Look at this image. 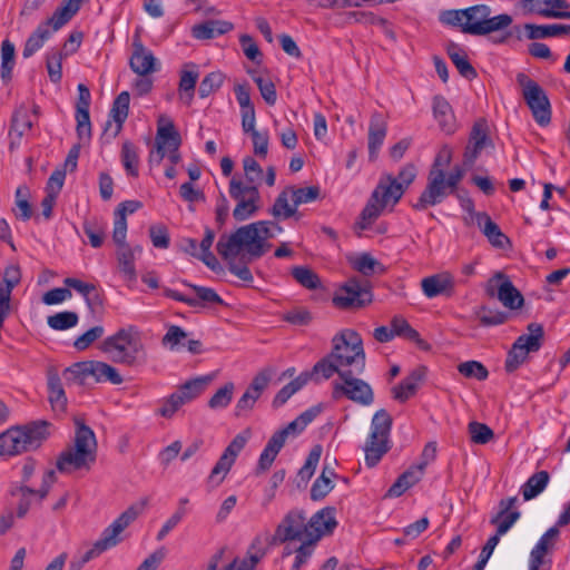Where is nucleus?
I'll use <instances>...</instances> for the list:
<instances>
[{
  "instance_id": "obj_1",
  "label": "nucleus",
  "mask_w": 570,
  "mask_h": 570,
  "mask_svg": "<svg viewBox=\"0 0 570 570\" xmlns=\"http://www.w3.org/2000/svg\"><path fill=\"white\" fill-rule=\"evenodd\" d=\"M268 238H273V235L267 228V223L255 222L238 227L229 235H222L216 249L227 262L232 274L244 282H253L250 269L246 265L237 264L236 258L240 253H244L248 261L261 258L271 248V244L266 243Z\"/></svg>"
},
{
  "instance_id": "obj_2",
  "label": "nucleus",
  "mask_w": 570,
  "mask_h": 570,
  "mask_svg": "<svg viewBox=\"0 0 570 570\" xmlns=\"http://www.w3.org/2000/svg\"><path fill=\"white\" fill-rule=\"evenodd\" d=\"M415 177L416 168L413 164L403 166L396 177L391 174L382 176L361 212L356 227L368 229L389 204L394 206L399 203Z\"/></svg>"
},
{
  "instance_id": "obj_3",
  "label": "nucleus",
  "mask_w": 570,
  "mask_h": 570,
  "mask_svg": "<svg viewBox=\"0 0 570 570\" xmlns=\"http://www.w3.org/2000/svg\"><path fill=\"white\" fill-rule=\"evenodd\" d=\"M490 14L491 9L487 4H476L466 8L463 32L473 36H488L502 32L499 36H491L490 40L494 45L508 42L512 36V31L507 30V28L512 24V17L508 13H501L494 17H490Z\"/></svg>"
},
{
  "instance_id": "obj_4",
  "label": "nucleus",
  "mask_w": 570,
  "mask_h": 570,
  "mask_svg": "<svg viewBox=\"0 0 570 570\" xmlns=\"http://www.w3.org/2000/svg\"><path fill=\"white\" fill-rule=\"evenodd\" d=\"M97 441L94 431L83 422L76 420V434L73 445L60 453L57 469L61 473L76 470H89L96 461Z\"/></svg>"
},
{
  "instance_id": "obj_5",
  "label": "nucleus",
  "mask_w": 570,
  "mask_h": 570,
  "mask_svg": "<svg viewBox=\"0 0 570 570\" xmlns=\"http://www.w3.org/2000/svg\"><path fill=\"white\" fill-rule=\"evenodd\" d=\"M50 426L47 421H35L8 429L0 434V455L12 456L37 450L49 438Z\"/></svg>"
},
{
  "instance_id": "obj_6",
  "label": "nucleus",
  "mask_w": 570,
  "mask_h": 570,
  "mask_svg": "<svg viewBox=\"0 0 570 570\" xmlns=\"http://www.w3.org/2000/svg\"><path fill=\"white\" fill-rule=\"evenodd\" d=\"M100 350L115 363L136 365L144 354L140 333L134 325L119 328L101 343Z\"/></svg>"
},
{
  "instance_id": "obj_7",
  "label": "nucleus",
  "mask_w": 570,
  "mask_h": 570,
  "mask_svg": "<svg viewBox=\"0 0 570 570\" xmlns=\"http://www.w3.org/2000/svg\"><path fill=\"white\" fill-rule=\"evenodd\" d=\"M331 357L342 370L363 373L365 353L360 334L353 330H343L332 338Z\"/></svg>"
},
{
  "instance_id": "obj_8",
  "label": "nucleus",
  "mask_w": 570,
  "mask_h": 570,
  "mask_svg": "<svg viewBox=\"0 0 570 570\" xmlns=\"http://www.w3.org/2000/svg\"><path fill=\"white\" fill-rule=\"evenodd\" d=\"M393 419L391 414L381 409L376 411L371 421V431L364 444L365 464L374 468L391 450V430Z\"/></svg>"
},
{
  "instance_id": "obj_9",
  "label": "nucleus",
  "mask_w": 570,
  "mask_h": 570,
  "mask_svg": "<svg viewBox=\"0 0 570 570\" xmlns=\"http://www.w3.org/2000/svg\"><path fill=\"white\" fill-rule=\"evenodd\" d=\"M138 518V511L135 508H128L109 527H107L100 538L94 543L92 548L83 553L78 561H71L69 570H81L90 560L99 557L108 549L116 547L121 542L122 531Z\"/></svg>"
},
{
  "instance_id": "obj_10",
  "label": "nucleus",
  "mask_w": 570,
  "mask_h": 570,
  "mask_svg": "<svg viewBox=\"0 0 570 570\" xmlns=\"http://www.w3.org/2000/svg\"><path fill=\"white\" fill-rule=\"evenodd\" d=\"M517 82L522 89V97L532 112L535 122L546 127L551 122V104L543 88L528 75H517Z\"/></svg>"
},
{
  "instance_id": "obj_11",
  "label": "nucleus",
  "mask_w": 570,
  "mask_h": 570,
  "mask_svg": "<svg viewBox=\"0 0 570 570\" xmlns=\"http://www.w3.org/2000/svg\"><path fill=\"white\" fill-rule=\"evenodd\" d=\"M361 374L355 371L340 372L341 381H335L332 384V397L334 400L346 397L362 406L372 405L374 391L367 382L357 377Z\"/></svg>"
},
{
  "instance_id": "obj_12",
  "label": "nucleus",
  "mask_w": 570,
  "mask_h": 570,
  "mask_svg": "<svg viewBox=\"0 0 570 570\" xmlns=\"http://www.w3.org/2000/svg\"><path fill=\"white\" fill-rule=\"evenodd\" d=\"M527 330L528 333L520 335L508 352L504 362V370L508 373H513L518 370L527 361L530 353L538 352L542 346L543 326L538 323H530Z\"/></svg>"
},
{
  "instance_id": "obj_13",
  "label": "nucleus",
  "mask_w": 570,
  "mask_h": 570,
  "mask_svg": "<svg viewBox=\"0 0 570 570\" xmlns=\"http://www.w3.org/2000/svg\"><path fill=\"white\" fill-rule=\"evenodd\" d=\"M180 145L181 138L174 122L168 119L166 124H159L155 139L156 148L149 155V163L159 165L167 155L170 164L177 165L181 159Z\"/></svg>"
},
{
  "instance_id": "obj_14",
  "label": "nucleus",
  "mask_w": 570,
  "mask_h": 570,
  "mask_svg": "<svg viewBox=\"0 0 570 570\" xmlns=\"http://www.w3.org/2000/svg\"><path fill=\"white\" fill-rule=\"evenodd\" d=\"M229 196L236 200L233 217L236 222H244L253 217L259 209L261 195L255 185H245L244 181L233 177L229 181Z\"/></svg>"
},
{
  "instance_id": "obj_15",
  "label": "nucleus",
  "mask_w": 570,
  "mask_h": 570,
  "mask_svg": "<svg viewBox=\"0 0 570 570\" xmlns=\"http://www.w3.org/2000/svg\"><path fill=\"white\" fill-rule=\"evenodd\" d=\"M453 194H455V191L448 186V181L445 180V170H439L436 168L430 169L426 186L416 203L412 204V207L417 212H423L443 203L448 196Z\"/></svg>"
},
{
  "instance_id": "obj_16",
  "label": "nucleus",
  "mask_w": 570,
  "mask_h": 570,
  "mask_svg": "<svg viewBox=\"0 0 570 570\" xmlns=\"http://www.w3.org/2000/svg\"><path fill=\"white\" fill-rule=\"evenodd\" d=\"M332 301L337 308L358 309L372 303L373 294L367 286L353 277L336 291Z\"/></svg>"
},
{
  "instance_id": "obj_17",
  "label": "nucleus",
  "mask_w": 570,
  "mask_h": 570,
  "mask_svg": "<svg viewBox=\"0 0 570 570\" xmlns=\"http://www.w3.org/2000/svg\"><path fill=\"white\" fill-rule=\"evenodd\" d=\"M485 293L489 297H497L503 306L510 309L521 308L524 302L522 294L502 272L495 273L488 281Z\"/></svg>"
},
{
  "instance_id": "obj_18",
  "label": "nucleus",
  "mask_w": 570,
  "mask_h": 570,
  "mask_svg": "<svg viewBox=\"0 0 570 570\" xmlns=\"http://www.w3.org/2000/svg\"><path fill=\"white\" fill-rule=\"evenodd\" d=\"M487 148H494L493 140L490 137V128L485 118H479L474 121L469 141L463 154V165L472 167L480 154Z\"/></svg>"
},
{
  "instance_id": "obj_19",
  "label": "nucleus",
  "mask_w": 570,
  "mask_h": 570,
  "mask_svg": "<svg viewBox=\"0 0 570 570\" xmlns=\"http://www.w3.org/2000/svg\"><path fill=\"white\" fill-rule=\"evenodd\" d=\"M307 540L306 518L303 511H289L277 525L273 541L284 543L287 541Z\"/></svg>"
},
{
  "instance_id": "obj_20",
  "label": "nucleus",
  "mask_w": 570,
  "mask_h": 570,
  "mask_svg": "<svg viewBox=\"0 0 570 570\" xmlns=\"http://www.w3.org/2000/svg\"><path fill=\"white\" fill-rule=\"evenodd\" d=\"M181 283L185 286L190 287L196 293L197 297L196 298L188 297V296H186L175 289L168 288V287L164 288V296L175 299L177 302H183L191 307H197V306L206 307V306H212V305H224L225 304L223 298L216 293V291L210 287L195 285L185 279L181 281Z\"/></svg>"
},
{
  "instance_id": "obj_21",
  "label": "nucleus",
  "mask_w": 570,
  "mask_h": 570,
  "mask_svg": "<svg viewBox=\"0 0 570 570\" xmlns=\"http://www.w3.org/2000/svg\"><path fill=\"white\" fill-rule=\"evenodd\" d=\"M336 525L334 509L324 508L306 522L307 540H313L316 543L322 537L331 534Z\"/></svg>"
},
{
  "instance_id": "obj_22",
  "label": "nucleus",
  "mask_w": 570,
  "mask_h": 570,
  "mask_svg": "<svg viewBox=\"0 0 570 570\" xmlns=\"http://www.w3.org/2000/svg\"><path fill=\"white\" fill-rule=\"evenodd\" d=\"M91 102V95L89 88L83 85H78V101L76 105V121L77 135L80 140L91 137V122L89 115V107Z\"/></svg>"
},
{
  "instance_id": "obj_23",
  "label": "nucleus",
  "mask_w": 570,
  "mask_h": 570,
  "mask_svg": "<svg viewBox=\"0 0 570 570\" xmlns=\"http://www.w3.org/2000/svg\"><path fill=\"white\" fill-rule=\"evenodd\" d=\"M422 292L428 298L436 296L452 297L454 295L455 279L448 272L424 277L421 281Z\"/></svg>"
},
{
  "instance_id": "obj_24",
  "label": "nucleus",
  "mask_w": 570,
  "mask_h": 570,
  "mask_svg": "<svg viewBox=\"0 0 570 570\" xmlns=\"http://www.w3.org/2000/svg\"><path fill=\"white\" fill-rule=\"evenodd\" d=\"M268 380V376L263 373L253 379L252 383L235 405L234 414L236 417L246 416L254 409L263 391L266 389Z\"/></svg>"
},
{
  "instance_id": "obj_25",
  "label": "nucleus",
  "mask_w": 570,
  "mask_h": 570,
  "mask_svg": "<svg viewBox=\"0 0 570 570\" xmlns=\"http://www.w3.org/2000/svg\"><path fill=\"white\" fill-rule=\"evenodd\" d=\"M129 66L135 73L141 77L157 71V59L154 53L142 45L138 37H136L132 42V53L129 59Z\"/></svg>"
},
{
  "instance_id": "obj_26",
  "label": "nucleus",
  "mask_w": 570,
  "mask_h": 570,
  "mask_svg": "<svg viewBox=\"0 0 570 570\" xmlns=\"http://www.w3.org/2000/svg\"><path fill=\"white\" fill-rule=\"evenodd\" d=\"M425 366H419L412 370L407 376H405L397 385L392 387V397L400 403H405L416 394L420 385L425 379Z\"/></svg>"
},
{
  "instance_id": "obj_27",
  "label": "nucleus",
  "mask_w": 570,
  "mask_h": 570,
  "mask_svg": "<svg viewBox=\"0 0 570 570\" xmlns=\"http://www.w3.org/2000/svg\"><path fill=\"white\" fill-rule=\"evenodd\" d=\"M267 548L262 538L256 537L247 549L246 557L235 558L224 570H254L258 562L266 556Z\"/></svg>"
},
{
  "instance_id": "obj_28",
  "label": "nucleus",
  "mask_w": 570,
  "mask_h": 570,
  "mask_svg": "<svg viewBox=\"0 0 570 570\" xmlns=\"http://www.w3.org/2000/svg\"><path fill=\"white\" fill-rule=\"evenodd\" d=\"M387 132V125L382 114L374 112L368 125V158L371 161L377 158L379 151L384 142Z\"/></svg>"
},
{
  "instance_id": "obj_29",
  "label": "nucleus",
  "mask_w": 570,
  "mask_h": 570,
  "mask_svg": "<svg viewBox=\"0 0 570 570\" xmlns=\"http://www.w3.org/2000/svg\"><path fill=\"white\" fill-rule=\"evenodd\" d=\"M198 78L197 65L193 62L184 65L178 83V96L186 106H190L194 100Z\"/></svg>"
},
{
  "instance_id": "obj_30",
  "label": "nucleus",
  "mask_w": 570,
  "mask_h": 570,
  "mask_svg": "<svg viewBox=\"0 0 570 570\" xmlns=\"http://www.w3.org/2000/svg\"><path fill=\"white\" fill-rule=\"evenodd\" d=\"M348 22L360 23L363 26H377L382 32L392 41H396V33L393 24L385 18L375 14L372 11H350L346 12Z\"/></svg>"
},
{
  "instance_id": "obj_31",
  "label": "nucleus",
  "mask_w": 570,
  "mask_h": 570,
  "mask_svg": "<svg viewBox=\"0 0 570 570\" xmlns=\"http://www.w3.org/2000/svg\"><path fill=\"white\" fill-rule=\"evenodd\" d=\"M523 7L530 13L558 19L554 14L560 13L561 9H568L570 3L567 0H523Z\"/></svg>"
},
{
  "instance_id": "obj_32",
  "label": "nucleus",
  "mask_w": 570,
  "mask_h": 570,
  "mask_svg": "<svg viewBox=\"0 0 570 570\" xmlns=\"http://www.w3.org/2000/svg\"><path fill=\"white\" fill-rule=\"evenodd\" d=\"M234 29V24L226 20H207L203 23L195 24L191 29L194 38L199 40L213 39L225 35Z\"/></svg>"
},
{
  "instance_id": "obj_33",
  "label": "nucleus",
  "mask_w": 570,
  "mask_h": 570,
  "mask_svg": "<svg viewBox=\"0 0 570 570\" xmlns=\"http://www.w3.org/2000/svg\"><path fill=\"white\" fill-rule=\"evenodd\" d=\"M118 247L119 249L117 252V261L119 269L126 281L135 282L137 278L135 254H141L142 248L140 246L131 248L129 245H122Z\"/></svg>"
},
{
  "instance_id": "obj_34",
  "label": "nucleus",
  "mask_w": 570,
  "mask_h": 570,
  "mask_svg": "<svg viewBox=\"0 0 570 570\" xmlns=\"http://www.w3.org/2000/svg\"><path fill=\"white\" fill-rule=\"evenodd\" d=\"M525 37L530 40L560 37L570 33V24H534L525 23L523 26Z\"/></svg>"
},
{
  "instance_id": "obj_35",
  "label": "nucleus",
  "mask_w": 570,
  "mask_h": 570,
  "mask_svg": "<svg viewBox=\"0 0 570 570\" xmlns=\"http://www.w3.org/2000/svg\"><path fill=\"white\" fill-rule=\"evenodd\" d=\"M433 115L443 131L448 134L454 132V115L451 105L444 97L435 96L433 98Z\"/></svg>"
},
{
  "instance_id": "obj_36",
  "label": "nucleus",
  "mask_w": 570,
  "mask_h": 570,
  "mask_svg": "<svg viewBox=\"0 0 570 570\" xmlns=\"http://www.w3.org/2000/svg\"><path fill=\"white\" fill-rule=\"evenodd\" d=\"M423 474L424 471L422 470V466H417L416 464L411 466L405 472H403L394 482V484L389 489V495H402L407 489L415 485L422 479Z\"/></svg>"
},
{
  "instance_id": "obj_37",
  "label": "nucleus",
  "mask_w": 570,
  "mask_h": 570,
  "mask_svg": "<svg viewBox=\"0 0 570 570\" xmlns=\"http://www.w3.org/2000/svg\"><path fill=\"white\" fill-rule=\"evenodd\" d=\"M446 52L462 77H464L468 80L476 78V70L470 63L465 52L460 48L459 45L451 42L448 46Z\"/></svg>"
},
{
  "instance_id": "obj_38",
  "label": "nucleus",
  "mask_w": 570,
  "mask_h": 570,
  "mask_svg": "<svg viewBox=\"0 0 570 570\" xmlns=\"http://www.w3.org/2000/svg\"><path fill=\"white\" fill-rule=\"evenodd\" d=\"M130 95L128 91L120 92L112 102L110 110V118L115 121V130L112 138L118 136L121 131L124 122L126 121L129 112Z\"/></svg>"
},
{
  "instance_id": "obj_39",
  "label": "nucleus",
  "mask_w": 570,
  "mask_h": 570,
  "mask_svg": "<svg viewBox=\"0 0 570 570\" xmlns=\"http://www.w3.org/2000/svg\"><path fill=\"white\" fill-rule=\"evenodd\" d=\"M550 475L547 471H538L532 474L521 487V493L525 501L538 497L548 485Z\"/></svg>"
},
{
  "instance_id": "obj_40",
  "label": "nucleus",
  "mask_w": 570,
  "mask_h": 570,
  "mask_svg": "<svg viewBox=\"0 0 570 570\" xmlns=\"http://www.w3.org/2000/svg\"><path fill=\"white\" fill-rule=\"evenodd\" d=\"M48 399L51 407L57 413H63L67 407V397L58 375H50L48 380Z\"/></svg>"
},
{
  "instance_id": "obj_41",
  "label": "nucleus",
  "mask_w": 570,
  "mask_h": 570,
  "mask_svg": "<svg viewBox=\"0 0 570 570\" xmlns=\"http://www.w3.org/2000/svg\"><path fill=\"white\" fill-rule=\"evenodd\" d=\"M50 29L46 24L39 23L36 30L28 37L24 42L22 56L23 58H30L38 50H40L45 42L51 37Z\"/></svg>"
},
{
  "instance_id": "obj_42",
  "label": "nucleus",
  "mask_w": 570,
  "mask_h": 570,
  "mask_svg": "<svg viewBox=\"0 0 570 570\" xmlns=\"http://www.w3.org/2000/svg\"><path fill=\"white\" fill-rule=\"evenodd\" d=\"M85 235L89 238V243L94 248H99L104 244L107 223L96 217L86 219L82 225Z\"/></svg>"
},
{
  "instance_id": "obj_43",
  "label": "nucleus",
  "mask_w": 570,
  "mask_h": 570,
  "mask_svg": "<svg viewBox=\"0 0 570 570\" xmlns=\"http://www.w3.org/2000/svg\"><path fill=\"white\" fill-rule=\"evenodd\" d=\"M289 195L291 191L288 187L278 194L276 197L274 205L272 206L269 213L276 219H287L297 215V208L295 204H289Z\"/></svg>"
},
{
  "instance_id": "obj_44",
  "label": "nucleus",
  "mask_w": 570,
  "mask_h": 570,
  "mask_svg": "<svg viewBox=\"0 0 570 570\" xmlns=\"http://www.w3.org/2000/svg\"><path fill=\"white\" fill-rule=\"evenodd\" d=\"M209 377H196L187 381L175 392L181 397L184 404L191 402L198 397L205 390Z\"/></svg>"
},
{
  "instance_id": "obj_45",
  "label": "nucleus",
  "mask_w": 570,
  "mask_h": 570,
  "mask_svg": "<svg viewBox=\"0 0 570 570\" xmlns=\"http://www.w3.org/2000/svg\"><path fill=\"white\" fill-rule=\"evenodd\" d=\"M92 377L97 383L110 382L111 384L119 385L124 382L116 367L100 361H94Z\"/></svg>"
},
{
  "instance_id": "obj_46",
  "label": "nucleus",
  "mask_w": 570,
  "mask_h": 570,
  "mask_svg": "<svg viewBox=\"0 0 570 570\" xmlns=\"http://www.w3.org/2000/svg\"><path fill=\"white\" fill-rule=\"evenodd\" d=\"M121 163L129 176L137 177L139 175L138 148L131 141L127 140L122 144Z\"/></svg>"
},
{
  "instance_id": "obj_47",
  "label": "nucleus",
  "mask_w": 570,
  "mask_h": 570,
  "mask_svg": "<svg viewBox=\"0 0 570 570\" xmlns=\"http://www.w3.org/2000/svg\"><path fill=\"white\" fill-rule=\"evenodd\" d=\"M340 372H347L346 370H342L338 364L331 357L328 353L324 357H322L318 362L313 366V374H315L316 383L331 379L335 373L340 376Z\"/></svg>"
},
{
  "instance_id": "obj_48",
  "label": "nucleus",
  "mask_w": 570,
  "mask_h": 570,
  "mask_svg": "<svg viewBox=\"0 0 570 570\" xmlns=\"http://www.w3.org/2000/svg\"><path fill=\"white\" fill-rule=\"evenodd\" d=\"M235 458L228 454L225 450L218 461L216 462L215 466L213 468L209 476H208V483H210L214 487L219 485L229 470L232 469Z\"/></svg>"
},
{
  "instance_id": "obj_49",
  "label": "nucleus",
  "mask_w": 570,
  "mask_h": 570,
  "mask_svg": "<svg viewBox=\"0 0 570 570\" xmlns=\"http://www.w3.org/2000/svg\"><path fill=\"white\" fill-rule=\"evenodd\" d=\"M484 220L483 234L488 237L489 242L499 248L504 247V243H508V237L501 232L500 227L485 214L479 215V224Z\"/></svg>"
},
{
  "instance_id": "obj_50",
  "label": "nucleus",
  "mask_w": 570,
  "mask_h": 570,
  "mask_svg": "<svg viewBox=\"0 0 570 570\" xmlns=\"http://www.w3.org/2000/svg\"><path fill=\"white\" fill-rule=\"evenodd\" d=\"M14 45L8 39L3 40L1 43L0 76L4 81L11 80L14 67Z\"/></svg>"
},
{
  "instance_id": "obj_51",
  "label": "nucleus",
  "mask_w": 570,
  "mask_h": 570,
  "mask_svg": "<svg viewBox=\"0 0 570 570\" xmlns=\"http://www.w3.org/2000/svg\"><path fill=\"white\" fill-rule=\"evenodd\" d=\"M94 361H82L73 363L65 371L67 380H72L79 385H83L88 377H92Z\"/></svg>"
},
{
  "instance_id": "obj_52",
  "label": "nucleus",
  "mask_w": 570,
  "mask_h": 570,
  "mask_svg": "<svg viewBox=\"0 0 570 570\" xmlns=\"http://www.w3.org/2000/svg\"><path fill=\"white\" fill-rule=\"evenodd\" d=\"M353 268L363 274L364 276H371L375 273H384V266L372 257L368 253L358 255L352 263Z\"/></svg>"
},
{
  "instance_id": "obj_53",
  "label": "nucleus",
  "mask_w": 570,
  "mask_h": 570,
  "mask_svg": "<svg viewBox=\"0 0 570 570\" xmlns=\"http://www.w3.org/2000/svg\"><path fill=\"white\" fill-rule=\"evenodd\" d=\"M283 446L284 444L274 435H272L259 455L257 470L267 471L272 466Z\"/></svg>"
},
{
  "instance_id": "obj_54",
  "label": "nucleus",
  "mask_w": 570,
  "mask_h": 570,
  "mask_svg": "<svg viewBox=\"0 0 570 570\" xmlns=\"http://www.w3.org/2000/svg\"><path fill=\"white\" fill-rule=\"evenodd\" d=\"M292 276L294 279L307 289H316L321 287V279L318 275L306 266H295L292 268Z\"/></svg>"
},
{
  "instance_id": "obj_55",
  "label": "nucleus",
  "mask_w": 570,
  "mask_h": 570,
  "mask_svg": "<svg viewBox=\"0 0 570 570\" xmlns=\"http://www.w3.org/2000/svg\"><path fill=\"white\" fill-rule=\"evenodd\" d=\"M79 317L76 312L65 311L48 316L49 327L56 331H66L78 324Z\"/></svg>"
},
{
  "instance_id": "obj_56",
  "label": "nucleus",
  "mask_w": 570,
  "mask_h": 570,
  "mask_svg": "<svg viewBox=\"0 0 570 570\" xmlns=\"http://www.w3.org/2000/svg\"><path fill=\"white\" fill-rule=\"evenodd\" d=\"M476 316L480 324L488 327L504 324L509 318V313L481 306L476 312Z\"/></svg>"
},
{
  "instance_id": "obj_57",
  "label": "nucleus",
  "mask_w": 570,
  "mask_h": 570,
  "mask_svg": "<svg viewBox=\"0 0 570 570\" xmlns=\"http://www.w3.org/2000/svg\"><path fill=\"white\" fill-rule=\"evenodd\" d=\"M391 327L394 336H401L417 344L422 342L419 332L402 316H394L391 321Z\"/></svg>"
},
{
  "instance_id": "obj_58",
  "label": "nucleus",
  "mask_w": 570,
  "mask_h": 570,
  "mask_svg": "<svg viewBox=\"0 0 570 570\" xmlns=\"http://www.w3.org/2000/svg\"><path fill=\"white\" fill-rule=\"evenodd\" d=\"M31 128L32 121L28 111L26 109H19L13 114L9 136L16 135L18 139H21V137L30 131Z\"/></svg>"
},
{
  "instance_id": "obj_59",
  "label": "nucleus",
  "mask_w": 570,
  "mask_h": 570,
  "mask_svg": "<svg viewBox=\"0 0 570 570\" xmlns=\"http://www.w3.org/2000/svg\"><path fill=\"white\" fill-rule=\"evenodd\" d=\"M288 190L291 191V198H292V202L295 204L296 208L302 204H308V203L316 200L321 194V189L318 186H309V187H301V188L289 186Z\"/></svg>"
},
{
  "instance_id": "obj_60",
  "label": "nucleus",
  "mask_w": 570,
  "mask_h": 570,
  "mask_svg": "<svg viewBox=\"0 0 570 570\" xmlns=\"http://www.w3.org/2000/svg\"><path fill=\"white\" fill-rule=\"evenodd\" d=\"M224 79H225V76L220 71H213V72L207 73L200 81V85L198 88L199 97L207 98L213 92L218 90L222 87Z\"/></svg>"
},
{
  "instance_id": "obj_61",
  "label": "nucleus",
  "mask_w": 570,
  "mask_h": 570,
  "mask_svg": "<svg viewBox=\"0 0 570 570\" xmlns=\"http://www.w3.org/2000/svg\"><path fill=\"white\" fill-rule=\"evenodd\" d=\"M62 52L56 49H51L47 53L46 67L50 80L55 83L60 82L62 78Z\"/></svg>"
},
{
  "instance_id": "obj_62",
  "label": "nucleus",
  "mask_w": 570,
  "mask_h": 570,
  "mask_svg": "<svg viewBox=\"0 0 570 570\" xmlns=\"http://www.w3.org/2000/svg\"><path fill=\"white\" fill-rule=\"evenodd\" d=\"M322 454L321 445H315L308 453L304 465L299 469L297 476L306 483L314 474Z\"/></svg>"
},
{
  "instance_id": "obj_63",
  "label": "nucleus",
  "mask_w": 570,
  "mask_h": 570,
  "mask_svg": "<svg viewBox=\"0 0 570 570\" xmlns=\"http://www.w3.org/2000/svg\"><path fill=\"white\" fill-rule=\"evenodd\" d=\"M234 390V383H226L209 399L208 406L213 410L226 409L232 402Z\"/></svg>"
},
{
  "instance_id": "obj_64",
  "label": "nucleus",
  "mask_w": 570,
  "mask_h": 570,
  "mask_svg": "<svg viewBox=\"0 0 570 570\" xmlns=\"http://www.w3.org/2000/svg\"><path fill=\"white\" fill-rule=\"evenodd\" d=\"M460 374L468 379H475L478 381H484L489 376L488 368L478 361H466L460 363L458 366Z\"/></svg>"
}]
</instances>
